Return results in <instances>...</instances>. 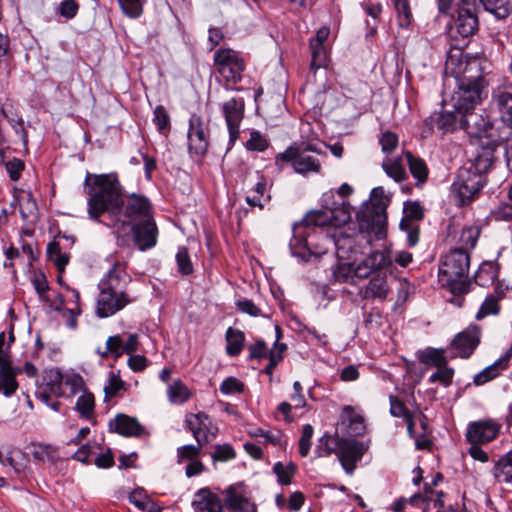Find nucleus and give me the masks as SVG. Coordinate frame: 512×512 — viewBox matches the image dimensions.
Listing matches in <instances>:
<instances>
[{"mask_svg":"<svg viewBox=\"0 0 512 512\" xmlns=\"http://www.w3.org/2000/svg\"><path fill=\"white\" fill-rule=\"evenodd\" d=\"M512 358V345L507 349L502 357L496 360L493 364L483 369L481 372L474 376L473 382L475 385L480 386L495 379L508 367V363Z\"/></svg>","mask_w":512,"mask_h":512,"instance_id":"obj_30","label":"nucleus"},{"mask_svg":"<svg viewBox=\"0 0 512 512\" xmlns=\"http://www.w3.org/2000/svg\"><path fill=\"white\" fill-rule=\"evenodd\" d=\"M226 353L231 357L238 356L245 345V334L237 328L229 327L225 333Z\"/></svg>","mask_w":512,"mask_h":512,"instance_id":"obj_36","label":"nucleus"},{"mask_svg":"<svg viewBox=\"0 0 512 512\" xmlns=\"http://www.w3.org/2000/svg\"><path fill=\"white\" fill-rule=\"evenodd\" d=\"M330 29L326 26H322L316 32L315 37L309 41V47L311 50V68H320L326 61V52L324 43L328 39Z\"/></svg>","mask_w":512,"mask_h":512,"instance_id":"obj_27","label":"nucleus"},{"mask_svg":"<svg viewBox=\"0 0 512 512\" xmlns=\"http://www.w3.org/2000/svg\"><path fill=\"white\" fill-rule=\"evenodd\" d=\"M509 286L504 281H498L493 292L488 294L479 307L475 319L480 321L488 316H497L501 311L500 301L506 297Z\"/></svg>","mask_w":512,"mask_h":512,"instance_id":"obj_24","label":"nucleus"},{"mask_svg":"<svg viewBox=\"0 0 512 512\" xmlns=\"http://www.w3.org/2000/svg\"><path fill=\"white\" fill-rule=\"evenodd\" d=\"M109 430L125 437H141L146 431L135 417L119 413L109 421Z\"/></svg>","mask_w":512,"mask_h":512,"instance_id":"obj_26","label":"nucleus"},{"mask_svg":"<svg viewBox=\"0 0 512 512\" xmlns=\"http://www.w3.org/2000/svg\"><path fill=\"white\" fill-rule=\"evenodd\" d=\"M87 193V213L91 220L100 221L105 216L111 223L116 210L121 204L124 188L116 172L105 174L87 173L84 180Z\"/></svg>","mask_w":512,"mask_h":512,"instance_id":"obj_1","label":"nucleus"},{"mask_svg":"<svg viewBox=\"0 0 512 512\" xmlns=\"http://www.w3.org/2000/svg\"><path fill=\"white\" fill-rule=\"evenodd\" d=\"M498 268L491 262H485L480 265L479 269L475 274V282L482 286L488 287L493 285L495 287L496 283L500 281L498 279Z\"/></svg>","mask_w":512,"mask_h":512,"instance_id":"obj_38","label":"nucleus"},{"mask_svg":"<svg viewBox=\"0 0 512 512\" xmlns=\"http://www.w3.org/2000/svg\"><path fill=\"white\" fill-rule=\"evenodd\" d=\"M480 233L481 229L478 225H470L464 227L460 235L461 247L459 249H463L467 252L469 249H473L477 244Z\"/></svg>","mask_w":512,"mask_h":512,"instance_id":"obj_48","label":"nucleus"},{"mask_svg":"<svg viewBox=\"0 0 512 512\" xmlns=\"http://www.w3.org/2000/svg\"><path fill=\"white\" fill-rule=\"evenodd\" d=\"M153 123L159 133L167 136L171 130V120L166 108L159 105L154 109Z\"/></svg>","mask_w":512,"mask_h":512,"instance_id":"obj_51","label":"nucleus"},{"mask_svg":"<svg viewBox=\"0 0 512 512\" xmlns=\"http://www.w3.org/2000/svg\"><path fill=\"white\" fill-rule=\"evenodd\" d=\"M478 3L476 0H459L452 15L453 25L450 28L452 37L459 36L465 41L479 29Z\"/></svg>","mask_w":512,"mask_h":512,"instance_id":"obj_8","label":"nucleus"},{"mask_svg":"<svg viewBox=\"0 0 512 512\" xmlns=\"http://www.w3.org/2000/svg\"><path fill=\"white\" fill-rule=\"evenodd\" d=\"M288 86L283 75L279 74L265 80L264 85L260 86L255 96H261L266 93L272 96H286Z\"/></svg>","mask_w":512,"mask_h":512,"instance_id":"obj_35","label":"nucleus"},{"mask_svg":"<svg viewBox=\"0 0 512 512\" xmlns=\"http://www.w3.org/2000/svg\"><path fill=\"white\" fill-rule=\"evenodd\" d=\"M496 147L497 143L494 140L482 145L474 159L469 162L468 167L486 176V173L493 164Z\"/></svg>","mask_w":512,"mask_h":512,"instance_id":"obj_29","label":"nucleus"},{"mask_svg":"<svg viewBox=\"0 0 512 512\" xmlns=\"http://www.w3.org/2000/svg\"><path fill=\"white\" fill-rule=\"evenodd\" d=\"M188 150L191 155L203 157L210 144L209 123L205 122L201 116L192 114L189 119L188 128Z\"/></svg>","mask_w":512,"mask_h":512,"instance_id":"obj_13","label":"nucleus"},{"mask_svg":"<svg viewBox=\"0 0 512 512\" xmlns=\"http://www.w3.org/2000/svg\"><path fill=\"white\" fill-rule=\"evenodd\" d=\"M486 184V176L469 168L459 170L452 188L459 206H465L473 201Z\"/></svg>","mask_w":512,"mask_h":512,"instance_id":"obj_10","label":"nucleus"},{"mask_svg":"<svg viewBox=\"0 0 512 512\" xmlns=\"http://www.w3.org/2000/svg\"><path fill=\"white\" fill-rule=\"evenodd\" d=\"M176 262L178 271L183 275H189L193 272V265L188 253V249L184 246L178 248L176 254Z\"/></svg>","mask_w":512,"mask_h":512,"instance_id":"obj_60","label":"nucleus"},{"mask_svg":"<svg viewBox=\"0 0 512 512\" xmlns=\"http://www.w3.org/2000/svg\"><path fill=\"white\" fill-rule=\"evenodd\" d=\"M203 447L197 445H183L177 448V462L179 464L185 461H193L199 458Z\"/></svg>","mask_w":512,"mask_h":512,"instance_id":"obj_57","label":"nucleus"},{"mask_svg":"<svg viewBox=\"0 0 512 512\" xmlns=\"http://www.w3.org/2000/svg\"><path fill=\"white\" fill-rule=\"evenodd\" d=\"M79 9L80 5L77 0H63L58 5L56 12L65 20H71L77 16Z\"/></svg>","mask_w":512,"mask_h":512,"instance_id":"obj_59","label":"nucleus"},{"mask_svg":"<svg viewBox=\"0 0 512 512\" xmlns=\"http://www.w3.org/2000/svg\"><path fill=\"white\" fill-rule=\"evenodd\" d=\"M139 349V336L137 333L127 334L125 339L123 335L116 334L109 336L106 340L105 350H97L101 358L112 356L114 359L120 358L123 354H132Z\"/></svg>","mask_w":512,"mask_h":512,"instance_id":"obj_19","label":"nucleus"},{"mask_svg":"<svg viewBox=\"0 0 512 512\" xmlns=\"http://www.w3.org/2000/svg\"><path fill=\"white\" fill-rule=\"evenodd\" d=\"M481 66L477 59L467 60L460 44H452L447 53L445 74L454 77L460 91L470 96L486 93L489 81L481 75Z\"/></svg>","mask_w":512,"mask_h":512,"instance_id":"obj_3","label":"nucleus"},{"mask_svg":"<svg viewBox=\"0 0 512 512\" xmlns=\"http://www.w3.org/2000/svg\"><path fill=\"white\" fill-rule=\"evenodd\" d=\"M337 222L332 210H316L307 213L301 221L293 224V236L289 243L292 254L304 261H308L312 255H318L320 252L312 249L308 239L315 228L336 225Z\"/></svg>","mask_w":512,"mask_h":512,"instance_id":"obj_4","label":"nucleus"},{"mask_svg":"<svg viewBox=\"0 0 512 512\" xmlns=\"http://www.w3.org/2000/svg\"><path fill=\"white\" fill-rule=\"evenodd\" d=\"M405 156L410 173L417 180V185H422L428 178V167L425 161L419 157H415L410 151H406Z\"/></svg>","mask_w":512,"mask_h":512,"instance_id":"obj_40","label":"nucleus"},{"mask_svg":"<svg viewBox=\"0 0 512 512\" xmlns=\"http://www.w3.org/2000/svg\"><path fill=\"white\" fill-rule=\"evenodd\" d=\"M122 12L129 18H139L147 0H117Z\"/></svg>","mask_w":512,"mask_h":512,"instance_id":"obj_52","label":"nucleus"},{"mask_svg":"<svg viewBox=\"0 0 512 512\" xmlns=\"http://www.w3.org/2000/svg\"><path fill=\"white\" fill-rule=\"evenodd\" d=\"M47 257L55 265L59 273H62L70 260V255L63 252L58 241L54 240L47 245Z\"/></svg>","mask_w":512,"mask_h":512,"instance_id":"obj_39","label":"nucleus"},{"mask_svg":"<svg viewBox=\"0 0 512 512\" xmlns=\"http://www.w3.org/2000/svg\"><path fill=\"white\" fill-rule=\"evenodd\" d=\"M454 377V369L450 366L445 365L432 373L428 379L429 383H441L443 386L448 387L452 384Z\"/></svg>","mask_w":512,"mask_h":512,"instance_id":"obj_54","label":"nucleus"},{"mask_svg":"<svg viewBox=\"0 0 512 512\" xmlns=\"http://www.w3.org/2000/svg\"><path fill=\"white\" fill-rule=\"evenodd\" d=\"M481 340V327L471 323L463 331L456 334L450 343V347L456 350V356L463 359L469 358Z\"/></svg>","mask_w":512,"mask_h":512,"instance_id":"obj_21","label":"nucleus"},{"mask_svg":"<svg viewBox=\"0 0 512 512\" xmlns=\"http://www.w3.org/2000/svg\"><path fill=\"white\" fill-rule=\"evenodd\" d=\"M64 385L65 376L62 374L60 369L51 368L45 371L42 384L36 392L37 398L45 405H49L50 395L55 397H62L65 395Z\"/></svg>","mask_w":512,"mask_h":512,"instance_id":"obj_23","label":"nucleus"},{"mask_svg":"<svg viewBox=\"0 0 512 512\" xmlns=\"http://www.w3.org/2000/svg\"><path fill=\"white\" fill-rule=\"evenodd\" d=\"M366 451L365 445L355 439L338 438L337 458L348 475H352L357 468V463L362 459Z\"/></svg>","mask_w":512,"mask_h":512,"instance_id":"obj_16","label":"nucleus"},{"mask_svg":"<svg viewBox=\"0 0 512 512\" xmlns=\"http://www.w3.org/2000/svg\"><path fill=\"white\" fill-rule=\"evenodd\" d=\"M332 276L339 283L351 282L354 278L353 266L349 263H338L332 267Z\"/></svg>","mask_w":512,"mask_h":512,"instance_id":"obj_55","label":"nucleus"},{"mask_svg":"<svg viewBox=\"0 0 512 512\" xmlns=\"http://www.w3.org/2000/svg\"><path fill=\"white\" fill-rule=\"evenodd\" d=\"M390 293L387 277L384 275H375L372 277L363 290L361 295L363 299H372L385 301Z\"/></svg>","mask_w":512,"mask_h":512,"instance_id":"obj_31","label":"nucleus"},{"mask_svg":"<svg viewBox=\"0 0 512 512\" xmlns=\"http://www.w3.org/2000/svg\"><path fill=\"white\" fill-rule=\"evenodd\" d=\"M131 281L127 263L116 261L98 284L95 313L99 318L111 317L136 301L128 290Z\"/></svg>","mask_w":512,"mask_h":512,"instance_id":"obj_2","label":"nucleus"},{"mask_svg":"<svg viewBox=\"0 0 512 512\" xmlns=\"http://www.w3.org/2000/svg\"><path fill=\"white\" fill-rule=\"evenodd\" d=\"M385 173L396 182H402L406 179V171L401 158L386 159L382 163Z\"/></svg>","mask_w":512,"mask_h":512,"instance_id":"obj_47","label":"nucleus"},{"mask_svg":"<svg viewBox=\"0 0 512 512\" xmlns=\"http://www.w3.org/2000/svg\"><path fill=\"white\" fill-rule=\"evenodd\" d=\"M129 385L121 379L120 370L111 371L108 375L107 383L104 386V402L119 396L121 391H126Z\"/></svg>","mask_w":512,"mask_h":512,"instance_id":"obj_37","label":"nucleus"},{"mask_svg":"<svg viewBox=\"0 0 512 512\" xmlns=\"http://www.w3.org/2000/svg\"><path fill=\"white\" fill-rule=\"evenodd\" d=\"M166 394L169 402L174 405L185 404L194 396L193 391L181 379H175L169 384Z\"/></svg>","mask_w":512,"mask_h":512,"instance_id":"obj_32","label":"nucleus"},{"mask_svg":"<svg viewBox=\"0 0 512 512\" xmlns=\"http://www.w3.org/2000/svg\"><path fill=\"white\" fill-rule=\"evenodd\" d=\"M211 457L213 461L226 462L236 457V451L230 444H217Z\"/></svg>","mask_w":512,"mask_h":512,"instance_id":"obj_62","label":"nucleus"},{"mask_svg":"<svg viewBox=\"0 0 512 512\" xmlns=\"http://www.w3.org/2000/svg\"><path fill=\"white\" fill-rule=\"evenodd\" d=\"M502 429V424L494 418H483L468 423L465 440L469 444H489L496 440Z\"/></svg>","mask_w":512,"mask_h":512,"instance_id":"obj_12","label":"nucleus"},{"mask_svg":"<svg viewBox=\"0 0 512 512\" xmlns=\"http://www.w3.org/2000/svg\"><path fill=\"white\" fill-rule=\"evenodd\" d=\"M31 453L35 459L43 462H54L59 458L57 448L51 444H33Z\"/></svg>","mask_w":512,"mask_h":512,"instance_id":"obj_45","label":"nucleus"},{"mask_svg":"<svg viewBox=\"0 0 512 512\" xmlns=\"http://www.w3.org/2000/svg\"><path fill=\"white\" fill-rule=\"evenodd\" d=\"M76 411L86 420H92L95 415V397L89 390L83 391L75 404Z\"/></svg>","mask_w":512,"mask_h":512,"instance_id":"obj_41","label":"nucleus"},{"mask_svg":"<svg viewBox=\"0 0 512 512\" xmlns=\"http://www.w3.org/2000/svg\"><path fill=\"white\" fill-rule=\"evenodd\" d=\"M386 206L383 202H371L362 206L356 214L359 231L381 238L387 219Z\"/></svg>","mask_w":512,"mask_h":512,"instance_id":"obj_11","label":"nucleus"},{"mask_svg":"<svg viewBox=\"0 0 512 512\" xmlns=\"http://www.w3.org/2000/svg\"><path fill=\"white\" fill-rule=\"evenodd\" d=\"M297 466L293 462L283 464L276 462L273 466V472L277 476V481L282 486L291 484L292 478L295 475Z\"/></svg>","mask_w":512,"mask_h":512,"instance_id":"obj_46","label":"nucleus"},{"mask_svg":"<svg viewBox=\"0 0 512 512\" xmlns=\"http://www.w3.org/2000/svg\"><path fill=\"white\" fill-rule=\"evenodd\" d=\"M481 4L499 19L506 18L512 11V0H484Z\"/></svg>","mask_w":512,"mask_h":512,"instance_id":"obj_43","label":"nucleus"},{"mask_svg":"<svg viewBox=\"0 0 512 512\" xmlns=\"http://www.w3.org/2000/svg\"><path fill=\"white\" fill-rule=\"evenodd\" d=\"M152 216L153 205L146 196L137 193L124 194L111 223L106 225L120 234L126 232L132 224Z\"/></svg>","mask_w":512,"mask_h":512,"instance_id":"obj_6","label":"nucleus"},{"mask_svg":"<svg viewBox=\"0 0 512 512\" xmlns=\"http://www.w3.org/2000/svg\"><path fill=\"white\" fill-rule=\"evenodd\" d=\"M4 341L5 336L2 332L0 333V393L10 397L18 389L16 376L21 370L12 367L8 353L3 350Z\"/></svg>","mask_w":512,"mask_h":512,"instance_id":"obj_22","label":"nucleus"},{"mask_svg":"<svg viewBox=\"0 0 512 512\" xmlns=\"http://www.w3.org/2000/svg\"><path fill=\"white\" fill-rule=\"evenodd\" d=\"M245 147L249 151L263 152L269 147L268 139L257 130L250 132V138L247 140Z\"/></svg>","mask_w":512,"mask_h":512,"instance_id":"obj_56","label":"nucleus"},{"mask_svg":"<svg viewBox=\"0 0 512 512\" xmlns=\"http://www.w3.org/2000/svg\"><path fill=\"white\" fill-rule=\"evenodd\" d=\"M224 505L228 512H257L249 491L243 483L232 484L225 489Z\"/></svg>","mask_w":512,"mask_h":512,"instance_id":"obj_18","label":"nucleus"},{"mask_svg":"<svg viewBox=\"0 0 512 512\" xmlns=\"http://www.w3.org/2000/svg\"><path fill=\"white\" fill-rule=\"evenodd\" d=\"M395 10L397 12L398 23L400 27L408 28L413 20L409 1L395 0Z\"/></svg>","mask_w":512,"mask_h":512,"instance_id":"obj_53","label":"nucleus"},{"mask_svg":"<svg viewBox=\"0 0 512 512\" xmlns=\"http://www.w3.org/2000/svg\"><path fill=\"white\" fill-rule=\"evenodd\" d=\"M419 360L427 366L440 368L448 364L444 349L427 348L420 352Z\"/></svg>","mask_w":512,"mask_h":512,"instance_id":"obj_42","label":"nucleus"},{"mask_svg":"<svg viewBox=\"0 0 512 512\" xmlns=\"http://www.w3.org/2000/svg\"><path fill=\"white\" fill-rule=\"evenodd\" d=\"M192 506L196 512H223L221 499L208 488L195 493Z\"/></svg>","mask_w":512,"mask_h":512,"instance_id":"obj_28","label":"nucleus"},{"mask_svg":"<svg viewBox=\"0 0 512 512\" xmlns=\"http://www.w3.org/2000/svg\"><path fill=\"white\" fill-rule=\"evenodd\" d=\"M299 149L294 146H289L284 152L278 153L275 156V165L278 170H282L287 163H291L294 167V162L298 156Z\"/></svg>","mask_w":512,"mask_h":512,"instance_id":"obj_61","label":"nucleus"},{"mask_svg":"<svg viewBox=\"0 0 512 512\" xmlns=\"http://www.w3.org/2000/svg\"><path fill=\"white\" fill-rule=\"evenodd\" d=\"M214 66L226 80L230 90H241L235 86L241 80L242 72L245 70V62L239 52L230 48L218 49L214 54Z\"/></svg>","mask_w":512,"mask_h":512,"instance_id":"obj_9","label":"nucleus"},{"mask_svg":"<svg viewBox=\"0 0 512 512\" xmlns=\"http://www.w3.org/2000/svg\"><path fill=\"white\" fill-rule=\"evenodd\" d=\"M128 229L131 231L134 244L140 251L156 246L159 231L154 216L134 223Z\"/></svg>","mask_w":512,"mask_h":512,"instance_id":"obj_20","label":"nucleus"},{"mask_svg":"<svg viewBox=\"0 0 512 512\" xmlns=\"http://www.w3.org/2000/svg\"><path fill=\"white\" fill-rule=\"evenodd\" d=\"M482 98L462 101L463 119L461 129H464L470 136L482 139L487 135L489 121L482 114L475 112L476 105L481 103Z\"/></svg>","mask_w":512,"mask_h":512,"instance_id":"obj_14","label":"nucleus"},{"mask_svg":"<svg viewBox=\"0 0 512 512\" xmlns=\"http://www.w3.org/2000/svg\"><path fill=\"white\" fill-rule=\"evenodd\" d=\"M338 438H333L330 434L325 433L320 439V444L317 446L315 453L317 457H329L332 454L337 455Z\"/></svg>","mask_w":512,"mask_h":512,"instance_id":"obj_49","label":"nucleus"},{"mask_svg":"<svg viewBox=\"0 0 512 512\" xmlns=\"http://www.w3.org/2000/svg\"><path fill=\"white\" fill-rule=\"evenodd\" d=\"M400 229L406 232V239L409 247H414L418 244L420 230L419 226L415 222L402 219L400 222Z\"/></svg>","mask_w":512,"mask_h":512,"instance_id":"obj_58","label":"nucleus"},{"mask_svg":"<svg viewBox=\"0 0 512 512\" xmlns=\"http://www.w3.org/2000/svg\"><path fill=\"white\" fill-rule=\"evenodd\" d=\"M493 475L499 483L512 484V449L495 462Z\"/></svg>","mask_w":512,"mask_h":512,"instance_id":"obj_34","label":"nucleus"},{"mask_svg":"<svg viewBox=\"0 0 512 512\" xmlns=\"http://www.w3.org/2000/svg\"><path fill=\"white\" fill-rule=\"evenodd\" d=\"M443 494L433 491L430 487H425L423 494H414L410 497V504L418 506L421 502L423 504L424 512H429L432 508L443 507Z\"/></svg>","mask_w":512,"mask_h":512,"instance_id":"obj_33","label":"nucleus"},{"mask_svg":"<svg viewBox=\"0 0 512 512\" xmlns=\"http://www.w3.org/2000/svg\"><path fill=\"white\" fill-rule=\"evenodd\" d=\"M185 426L192 433L200 447L207 445L218 433V428L213 425L209 416L202 411L188 413L185 416Z\"/></svg>","mask_w":512,"mask_h":512,"instance_id":"obj_15","label":"nucleus"},{"mask_svg":"<svg viewBox=\"0 0 512 512\" xmlns=\"http://www.w3.org/2000/svg\"><path fill=\"white\" fill-rule=\"evenodd\" d=\"M390 414L395 418L404 419L412 412L406 407L405 403L395 395H389Z\"/></svg>","mask_w":512,"mask_h":512,"instance_id":"obj_63","label":"nucleus"},{"mask_svg":"<svg viewBox=\"0 0 512 512\" xmlns=\"http://www.w3.org/2000/svg\"><path fill=\"white\" fill-rule=\"evenodd\" d=\"M229 134V147L234 146L240 136V124L244 118L245 104L242 98H230L222 106Z\"/></svg>","mask_w":512,"mask_h":512,"instance_id":"obj_17","label":"nucleus"},{"mask_svg":"<svg viewBox=\"0 0 512 512\" xmlns=\"http://www.w3.org/2000/svg\"><path fill=\"white\" fill-rule=\"evenodd\" d=\"M475 98H443L439 112L433 113L424 121L429 132L437 131L441 135L452 133L461 128L463 119L462 101Z\"/></svg>","mask_w":512,"mask_h":512,"instance_id":"obj_7","label":"nucleus"},{"mask_svg":"<svg viewBox=\"0 0 512 512\" xmlns=\"http://www.w3.org/2000/svg\"><path fill=\"white\" fill-rule=\"evenodd\" d=\"M365 260L374 271L387 268L393 263V260L387 251H373L365 258Z\"/></svg>","mask_w":512,"mask_h":512,"instance_id":"obj_50","label":"nucleus"},{"mask_svg":"<svg viewBox=\"0 0 512 512\" xmlns=\"http://www.w3.org/2000/svg\"><path fill=\"white\" fill-rule=\"evenodd\" d=\"M65 288L71 293L73 297V306L66 307L67 299L62 294H58L54 310L61 313L62 316L67 320V326L71 329H75L77 326V317L82 313L80 308V293L78 290L65 285Z\"/></svg>","mask_w":512,"mask_h":512,"instance_id":"obj_25","label":"nucleus"},{"mask_svg":"<svg viewBox=\"0 0 512 512\" xmlns=\"http://www.w3.org/2000/svg\"><path fill=\"white\" fill-rule=\"evenodd\" d=\"M470 256L463 249H453L441 260L438 272L439 283L453 295H462L469 291L468 278Z\"/></svg>","mask_w":512,"mask_h":512,"instance_id":"obj_5","label":"nucleus"},{"mask_svg":"<svg viewBox=\"0 0 512 512\" xmlns=\"http://www.w3.org/2000/svg\"><path fill=\"white\" fill-rule=\"evenodd\" d=\"M497 107L502 121L512 127V98H497Z\"/></svg>","mask_w":512,"mask_h":512,"instance_id":"obj_64","label":"nucleus"},{"mask_svg":"<svg viewBox=\"0 0 512 512\" xmlns=\"http://www.w3.org/2000/svg\"><path fill=\"white\" fill-rule=\"evenodd\" d=\"M321 164L318 159L309 156L302 155L298 152L296 161L294 162V171L299 174H306L309 172H319Z\"/></svg>","mask_w":512,"mask_h":512,"instance_id":"obj_44","label":"nucleus"}]
</instances>
